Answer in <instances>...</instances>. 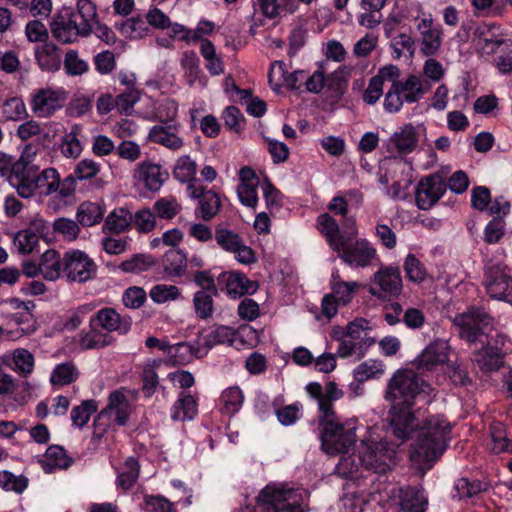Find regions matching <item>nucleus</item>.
Instances as JSON below:
<instances>
[{"label":"nucleus","mask_w":512,"mask_h":512,"mask_svg":"<svg viewBox=\"0 0 512 512\" xmlns=\"http://www.w3.org/2000/svg\"><path fill=\"white\" fill-rule=\"evenodd\" d=\"M322 450L342 454L336 473L352 477L362 466L376 473L390 469L395 449L388 446L375 427H362L356 418L340 421L336 416L319 419Z\"/></svg>","instance_id":"f257e3e1"},{"label":"nucleus","mask_w":512,"mask_h":512,"mask_svg":"<svg viewBox=\"0 0 512 512\" xmlns=\"http://www.w3.org/2000/svg\"><path fill=\"white\" fill-rule=\"evenodd\" d=\"M434 388L420 379L414 371L398 370L388 383L385 398L392 404L390 427L395 437L401 441L409 438L411 432L420 425L418 416L412 412L415 399L429 403Z\"/></svg>","instance_id":"f03ea898"},{"label":"nucleus","mask_w":512,"mask_h":512,"mask_svg":"<svg viewBox=\"0 0 512 512\" xmlns=\"http://www.w3.org/2000/svg\"><path fill=\"white\" fill-rule=\"evenodd\" d=\"M450 438L451 426L446 419L440 415L427 418L411 445V460L419 469H430L446 450Z\"/></svg>","instance_id":"7ed1b4c3"},{"label":"nucleus","mask_w":512,"mask_h":512,"mask_svg":"<svg viewBox=\"0 0 512 512\" xmlns=\"http://www.w3.org/2000/svg\"><path fill=\"white\" fill-rule=\"evenodd\" d=\"M308 492L302 488H293L284 483H271L265 486L257 497L253 508L234 512H304Z\"/></svg>","instance_id":"20e7f679"},{"label":"nucleus","mask_w":512,"mask_h":512,"mask_svg":"<svg viewBox=\"0 0 512 512\" xmlns=\"http://www.w3.org/2000/svg\"><path fill=\"white\" fill-rule=\"evenodd\" d=\"M258 342L257 331L248 325L241 326L238 330L231 327L219 325L201 333L198 337L199 345L203 350L208 351L220 344H227L236 349L253 347Z\"/></svg>","instance_id":"39448f33"},{"label":"nucleus","mask_w":512,"mask_h":512,"mask_svg":"<svg viewBox=\"0 0 512 512\" xmlns=\"http://www.w3.org/2000/svg\"><path fill=\"white\" fill-rule=\"evenodd\" d=\"M399 76L400 73L395 80H391V86L384 97L383 107L387 113L399 112L404 102H418L429 90V86L417 75H409L402 81Z\"/></svg>","instance_id":"423d86ee"},{"label":"nucleus","mask_w":512,"mask_h":512,"mask_svg":"<svg viewBox=\"0 0 512 512\" xmlns=\"http://www.w3.org/2000/svg\"><path fill=\"white\" fill-rule=\"evenodd\" d=\"M16 192L22 198H31L34 195L47 197L57 192L62 197L69 195V192L61 187L59 172L52 167L45 168L41 172L33 170L26 174Z\"/></svg>","instance_id":"0eeeda50"},{"label":"nucleus","mask_w":512,"mask_h":512,"mask_svg":"<svg viewBox=\"0 0 512 512\" xmlns=\"http://www.w3.org/2000/svg\"><path fill=\"white\" fill-rule=\"evenodd\" d=\"M132 413L133 407L128 396L120 390H115L110 393L106 407L95 419L96 430L102 434L110 425L125 426Z\"/></svg>","instance_id":"6e6552de"},{"label":"nucleus","mask_w":512,"mask_h":512,"mask_svg":"<svg viewBox=\"0 0 512 512\" xmlns=\"http://www.w3.org/2000/svg\"><path fill=\"white\" fill-rule=\"evenodd\" d=\"M358 234L355 222L351 223L348 228V236L345 239V244L340 251H336L339 257L348 266L352 268H365L371 266L374 261L378 260V255L375 247L366 239L356 240L351 244L350 241Z\"/></svg>","instance_id":"1a4fd4ad"},{"label":"nucleus","mask_w":512,"mask_h":512,"mask_svg":"<svg viewBox=\"0 0 512 512\" xmlns=\"http://www.w3.org/2000/svg\"><path fill=\"white\" fill-rule=\"evenodd\" d=\"M469 29L471 44L480 57L493 56L506 42H510L504 38L501 27L494 23H480Z\"/></svg>","instance_id":"9d476101"},{"label":"nucleus","mask_w":512,"mask_h":512,"mask_svg":"<svg viewBox=\"0 0 512 512\" xmlns=\"http://www.w3.org/2000/svg\"><path fill=\"white\" fill-rule=\"evenodd\" d=\"M453 322L459 328L460 337L470 343H484L485 333L492 327V318L484 310L475 308L457 314Z\"/></svg>","instance_id":"9b49d317"},{"label":"nucleus","mask_w":512,"mask_h":512,"mask_svg":"<svg viewBox=\"0 0 512 512\" xmlns=\"http://www.w3.org/2000/svg\"><path fill=\"white\" fill-rule=\"evenodd\" d=\"M68 99L63 87L46 86L34 90L29 99L31 111L39 118H49L62 109Z\"/></svg>","instance_id":"f8f14e48"},{"label":"nucleus","mask_w":512,"mask_h":512,"mask_svg":"<svg viewBox=\"0 0 512 512\" xmlns=\"http://www.w3.org/2000/svg\"><path fill=\"white\" fill-rule=\"evenodd\" d=\"M383 496V507L388 509L395 508L402 511L424 512L428 504L423 490L411 487L391 486L383 492Z\"/></svg>","instance_id":"ddd939ff"},{"label":"nucleus","mask_w":512,"mask_h":512,"mask_svg":"<svg viewBox=\"0 0 512 512\" xmlns=\"http://www.w3.org/2000/svg\"><path fill=\"white\" fill-rule=\"evenodd\" d=\"M63 274L70 282L84 283L92 279L97 271L94 260L82 250L72 249L63 255Z\"/></svg>","instance_id":"4468645a"},{"label":"nucleus","mask_w":512,"mask_h":512,"mask_svg":"<svg viewBox=\"0 0 512 512\" xmlns=\"http://www.w3.org/2000/svg\"><path fill=\"white\" fill-rule=\"evenodd\" d=\"M484 284L491 298L512 304V278L502 263L490 261L486 264Z\"/></svg>","instance_id":"2eb2a0df"},{"label":"nucleus","mask_w":512,"mask_h":512,"mask_svg":"<svg viewBox=\"0 0 512 512\" xmlns=\"http://www.w3.org/2000/svg\"><path fill=\"white\" fill-rule=\"evenodd\" d=\"M402 291V278L398 268L381 267L368 284V292L379 299L396 298Z\"/></svg>","instance_id":"dca6fc26"},{"label":"nucleus","mask_w":512,"mask_h":512,"mask_svg":"<svg viewBox=\"0 0 512 512\" xmlns=\"http://www.w3.org/2000/svg\"><path fill=\"white\" fill-rule=\"evenodd\" d=\"M426 140V127L423 124L406 123L394 131L388 140V145L396 152L407 155L414 152Z\"/></svg>","instance_id":"f3484780"},{"label":"nucleus","mask_w":512,"mask_h":512,"mask_svg":"<svg viewBox=\"0 0 512 512\" xmlns=\"http://www.w3.org/2000/svg\"><path fill=\"white\" fill-rule=\"evenodd\" d=\"M415 26L420 34V51L425 56H434L441 48L443 29L435 25L430 13H423L415 19Z\"/></svg>","instance_id":"a211bd4d"},{"label":"nucleus","mask_w":512,"mask_h":512,"mask_svg":"<svg viewBox=\"0 0 512 512\" xmlns=\"http://www.w3.org/2000/svg\"><path fill=\"white\" fill-rule=\"evenodd\" d=\"M445 192L446 184L438 173L425 176L416 186V205L421 210H428L442 198Z\"/></svg>","instance_id":"6ab92c4d"},{"label":"nucleus","mask_w":512,"mask_h":512,"mask_svg":"<svg viewBox=\"0 0 512 512\" xmlns=\"http://www.w3.org/2000/svg\"><path fill=\"white\" fill-rule=\"evenodd\" d=\"M52 36L62 44H70L79 38L87 37L76 20L73 12H60L56 14L50 23Z\"/></svg>","instance_id":"aec40b11"},{"label":"nucleus","mask_w":512,"mask_h":512,"mask_svg":"<svg viewBox=\"0 0 512 512\" xmlns=\"http://www.w3.org/2000/svg\"><path fill=\"white\" fill-rule=\"evenodd\" d=\"M133 178L138 185L155 193L169 179V173L161 164L147 160L136 165Z\"/></svg>","instance_id":"412c9836"},{"label":"nucleus","mask_w":512,"mask_h":512,"mask_svg":"<svg viewBox=\"0 0 512 512\" xmlns=\"http://www.w3.org/2000/svg\"><path fill=\"white\" fill-rule=\"evenodd\" d=\"M215 240L223 250L234 254L239 263L248 265L256 261L253 250L234 231L224 228L217 229Z\"/></svg>","instance_id":"4be33fe9"},{"label":"nucleus","mask_w":512,"mask_h":512,"mask_svg":"<svg viewBox=\"0 0 512 512\" xmlns=\"http://www.w3.org/2000/svg\"><path fill=\"white\" fill-rule=\"evenodd\" d=\"M238 178L236 192L240 203L255 210L259 203L258 187L262 184L259 176L253 168L244 166L239 170Z\"/></svg>","instance_id":"5701e85b"},{"label":"nucleus","mask_w":512,"mask_h":512,"mask_svg":"<svg viewBox=\"0 0 512 512\" xmlns=\"http://www.w3.org/2000/svg\"><path fill=\"white\" fill-rule=\"evenodd\" d=\"M450 346L447 341L437 339L428 344L414 359L413 365L421 371H432L449 359Z\"/></svg>","instance_id":"b1692460"},{"label":"nucleus","mask_w":512,"mask_h":512,"mask_svg":"<svg viewBox=\"0 0 512 512\" xmlns=\"http://www.w3.org/2000/svg\"><path fill=\"white\" fill-rule=\"evenodd\" d=\"M306 391L310 397L317 401L320 418L335 416L332 402L343 396V391L335 382H328L324 387L319 383L312 382L306 386Z\"/></svg>","instance_id":"393cba45"},{"label":"nucleus","mask_w":512,"mask_h":512,"mask_svg":"<svg viewBox=\"0 0 512 512\" xmlns=\"http://www.w3.org/2000/svg\"><path fill=\"white\" fill-rule=\"evenodd\" d=\"M178 112V104L170 98L154 100L146 98L143 100V106L138 111L139 115L149 121H159L161 123L172 122Z\"/></svg>","instance_id":"a878e982"},{"label":"nucleus","mask_w":512,"mask_h":512,"mask_svg":"<svg viewBox=\"0 0 512 512\" xmlns=\"http://www.w3.org/2000/svg\"><path fill=\"white\" fill-rule=\"evenodd\" d=\"M165 124L153 126L149 130L147 139L169 150H180L184 146V139L180 136V125L177 123Z\"/></svg>","instance_id":"bb28decb"},{"label":"nucleus","mask_w":512,"mask_h":512,"mask_svg":"<svg viewBox=\"0 0 512 512\" xmlns=\"http://www.w3.org/2000/svg\"><path fill=\"white\" fill-rule=\"evenodd\" d=\"M91 325L100 327L108 332L126 334L131 329V319L121 316L113 308H102L90 319Z\"/></svg>","instance_id":"cd10ccee"},{"label":"nucleus","mask_w":512,"mask_h":512,"mask_svg":"<svg viewBox=\"0 0 512 512\" xmlns=\"http://www.w3.org/2000/svg\"><path fill=\"white\" fill-rule=\"evenodd\" d=\"M399 74V68L396 65L389 64L381 67L378 73L373 76L364 92L363 99L367 104H375L383 95V87L385 82L391 83Z\"/></svg>","instance_id":"c85d7f7f"},{"label":"nucleus","mask_w":512,"mask_h":512,"mask_svg":"<svg viewBox=\"0 0 512 512\" xmlns=\"http://www.w3.org/2000/svg\"><path fill=\"white\" fill-rule=\"evenodd\" d=\"M181 68L184 72V78L186 83L193 87L198 85L201 88H205L207 85V77L200 69V61L197 54L194 51L183 52L180 60Z\"/></svg>","instance_id":"c756f323"},{"label":"nucleus","mask_w":512,"mask_h":512,"mask_svg":"<svg viewBox=\"0 0 512 512\" xmlns=\"http://www.w3.org/2000/svg\"><path fill=\"white\" fill-rule=\"evenodd\" d=\"M161 350L168 354L173 363L181 365L189 363L195 357L200 358L206 355V350H203L202 345H199L198 342L197 346L187 342L162 345Z\"/></svg>","instance_id":"7c9ffc66"},{"label":"nucleus","mask_w":512,"mask_h":512,"mask_svg":"<svg viewBox=\"0 0 512 512\" xmlns=\"http://www.w3.org/2000/svg\"><path fill=\"white\" fill-rule=\"evenodd\" d=\"M302 74V71L289 73L282 61H275L271 64L268 78L271 88L274 91H279L283 87L294 89L299 76H302Z\"/></svg>","instance_id":"2f4dec72"},{"label":"nucleus","mask_w":512,"mask_h":512,"mask_svg":"<svg viewBox=\"0 0 512 512\" xmlns=\"http://www.w3.org/2000/svg\"><path fill=\"white\" fill-rule=\"evenodd\" d=\"M83 127L80 124H73L62 137L60 150L65 158H78L84 148Z\"/></svg>","instance_id":"473e14b6"},{"label":"nucleus","mask_w":512,"mask_h":512,"mask_svg":"<svg viewBox=\"0 0 512 512\" xmlns=\"http://www.w3.org/2000/svg\"><path fill=\"white\" fill-rule=\"evenodd\" d=\"M198 414V403L194 396L181 392L170 410L173 421H191Z\"/></svg>","instance_id":"72a5a7b5"},{"label":"nucleus","mask_w":512,"mask_h":512,"mask_svg":"<svg viewBox=\"0 0 512 512\" xmlns=\"http://www.w3.org/2000/svg\"><path fill=\"white\" fill-rule=\"evenodd\" d=\"M318 230L326 237L329 246L334 251H340L345 244L344 236L339 233L337 222L328 214H321L317 219Z\"/></svg>","instance_id":"f704fd0d"},{"label":"nucleus","mask_w":512,"mask_h":512,"mask_svg":"<svg viewBox=\"0 0 512 512\" xmlns=\"http://www.w3.org/2000/svg\"><path fill=\"white\" fill-rule=\"evenodd\" d=\"M383 492L371 493L369 498L364 494L349 493L340 500L339 512H364L369 502H377L383 506Z\"/></svg>","instance_id":"c9c22d12"},{"label":"nucleus","mask_w":512,"mask_h":512,"mask_svg":"<svg viewBox=\"0 0 512 512\" xmlns=\"http://www.w3.org/2000/svg\"><path fill=\"white\" fill-rule=\"evenodd\" d=\"M331 294L341 304H349L356 292L360 288V284L357 281H343L340 278L339 272L334 271L330 280Z\"/></svg>","instance_id":"e433bc0d"},{"label":"nucleus","mask_w":512,"mask_h":512,"mask_svg":"<svg viewBox=\"0 0 512 512\" xmlns=\"http://www.w3.org/2000/svg\"><path fill=\"white\" fill-rule=\"evenodd\" d=\"M226 292L229 296L236 299L245 294H252L257 290L255 282L250 281L244 274L239 272H230L224 275Z\"/></svg>","instance_id":"4c0bfd02"},{"label":"nucleus","mask_w":512,"mask_h":512,"mask_svg":"<svg viewBox=\"0 0 512 512\" xmlns=\"http://www.w3.org/2000/svg\"><path fill=\"white\" fill-rule=\"evenodd\" d=\"M35 58L44 71L55 72L60 68L61 57L57 47L51 42H45L35 47Z\"/></svg>","instance_id":"58836bf2"},{"label":"nucleus","mask_w":512,"mask_h":512,"mask_svg":"<svg viewBox=\"0 0 512 512\" xmlns=\"http://www.w3.org/2000/svg\"><path fill=\"white\" fill-rule=\"evenodd\" d=\"M133 220L131 212L123 207L114 209L105 219L102 230L104 233L120 234L129 229Z\"/></svg>","instance_id":"ea45409f"},{"label":"nucleus","mask_w":512,"mask_h":512,"mask_svg":"<svg viewBox=\"0 0 512 512\" xmlns=\"http://www.w3.org/2000/svg\"><path fill=\"white\" fill-rule=\"evenodd\" d=\"M41 275L45 280L56 281L63 273V257L52 249L45 251L41 258Z\"/></svg>","instance_id":"a19ab883"},{"label":"nucleus","mask_w":512,"mask_h":512,"mask_svg":"<svg viewBox=\"0 0 512 512\" xmlns=\"http://www.w3.org/2000/svg\"><path fill=\"white\" fill-rule=\"evenodd\" d=\"M473 361L476 365L485 372L497 370L502 364V352L498 347L487 346L474 353Z\"/></svg>","instance_id":"79ce46f5"},{"label":"nucleus","mask_w":512,"mask_h":512,"mask_svg":"<svg viewBox=\"0 0 512 512\" xmlns=\"http://www.w3.org/2000/svg\"><path fill=\"white\" fill-rule=\"evenodd\" d=\"M186 254L181 250H168L162 260L163 271L168 277H181L187 268Z\"/></svg>","instance_id":"37998d69"},{"label":"nucleus","mask_w":512,"mask_h":512,"mask_svg":"<svg viewBox=\"0 0 512 512\" xmlns=\"http://www.w3.org/2000/svg\"><path fill=\"white\" fill-rule=\"evenodd\" d=\"M76 20L87 35H90L98 22L96 5L91 0H77Z\"/></svg>","instance_id":"c03bdc74"},{"label":"nucleus","mask_w":512,"mask_h":512,"mask_svg":"<svg viewBox=\"0 0 512 512\" xmlns=\"http://www.w3.org/2000/svg\"><path fill=\"white\" fill-rule=\"evenodd\" d=\"M244 403V395L242 390L237 386L228 387L222 391L219 405L220 411L232 416L240 411Z\"/></svg>","instance_id":"a18cd8bd"},{"label":"nucleus","mask_w":512,"mask_h":512,"mask_svg":"<svg viewBox=\"0 0 512 512\" xmlns=\"http://www.w3.org/2000/svg\"><path fill=\"white\" fill-rule=\"evenodd\" d=\"M8 357V362L5 365H9L10 361L13 363L11 367L16 373L23 377L29 376L34 370V356L30 351L24 348L15 349Z\"/></svg>","instance_id":"49530a36"},{"label":"nucleus","mask_w":512,"mask_h":512,"mask_svg":"<svg viewBox=\"0 0 512 512\" xmlns=\"http://www.w3.org/2000/svg\"><path fill=\"white\" fill-rule=\"evenodd\" d=\"M104 213L105 210L101 204L83 202L77 209L76 218L81 225L91 227L102 220Z\"/></svg>","instance_id":"de8ad7c7"},{"label":"nucleus","mask_w":512,"mask_h":512,"mask_svg":"<svg viewBox=\"0 0 512 512\" xmlns=\"http://www.w3.org/2000/svg\"><path fill=\"white\" fill-rule=\"evenodd\" d=\"M29 486V479L24 474H14L9 470L0 471V488L16 495L23 494Z\"/></svg>","instance_id":"09e8293b"},{"label":"nucleus","mask_w":512,"mask_h":512,"mask_svg":"<svg viewBox=\"0 0 512 512\" xmlns=\"http://www.w3.org/2000/svg\"><path fill=\"white\" fill-rule=\"evenodd\" d=\"M200 53L206 61V68L211 75L217 76L224 72L222 59L217 55L216 48L210 40H202Z\"/></svg>","instance_id":"8fccbe9b"},{"label":"nucleus","mask_w":512,"mask_h":512,"mask_svg":"<svg viewBox=\"0 0 512 512\" xmlns=\"http://www.w3.org/2000/svg\"><path fill=\"white\" fill-rule=\"evenodd\" d=\"M197 174L196 162L189 156H180L174 165L173 175L181 183H189L195 179Z\"/></svg>","instance_id":"3c124183"},{"label":"nucleus","mask_w":512,"mask_h":512,"mask_svg":"<svg viewBox=\"0 0 512 512\" xmlns=\"http://www.w3.org/2000/svg\"><path fill=\"white\" fill-rule=\"evenodd\" d=\"M118 29L124 37L133 40L146 37L150 33L147 21L139 17L125 20L118 26Z\"/></svg>","instance_id":"603ef678"},{"label":"nucleus","mask_w":512,"mask_h":512,"mask_svg":"<svg viewBox=\"0 0 512 512\" xmlns=\"http://www.w3.org/2000/svg\"><path fill=\"white\" fill-rule=\"evenodd\" d=\"M39 244L38 235L31 229H24L17 232L13 239L15 251L21 255L31 254Z\"/></svg>","instance_id":"864d4df0"},{"label":"nucleus","mask_w":512,"mask_h":512,"mask_svg":"<svg viewBox=\"0 0 512 512\" xmlns=\"http://www.w3.org/2000/svg\"><path fill=\"white\" fill-rule=\"evenodd\" d=\"M78 377V371L71 362L58 364L50 375V382L54 386L69 385Z\"/></svg>","instance_id":"5fc2aeb1"},{"label":"nucleus","mask_w":512,"mask_h":512,"mask_svg":"<svg viewBox=\"0 0 512 512\" xmlns=\"http://www.w3.org/2000/svg\"><path fill=\"white\" fill-rule=\"evenodd\" d=\"M1 114L6 121H20L26 118L27 109L24 101L19 97H12L3 102Z\"/></svg>","instance_id":"6e6d98bb"},{"label":"nucleus","mask_w":512,"mask_h":512,"mask_svg":"<svg viewBox=\"0 0 512 512\" xmlns=\"http://www.w3.org/2000/svg\"><path fill=\"white\" fill-rule=\"evenodd\" d=\"M0 175L7 178V181L15 190H17L24 177V174H17L16 172V160L2 151H0Z\"/></svg>","instance_id":"4d7b16f0"},{"label":"nucleus","mask_w":512,"mask_h":512,"mask_svg":"<svg viewBox=\"0 0 512 512\" xmlns=\"http://www.w3.org/2000/svg\"><path fill=\"white\" fill-rule=\"evenodd\" d=\"M156 264L153 256L147 254H137L130 259L123 261L120 269L126 273L140 274L148 271Z\"/></svg>","instance_id":"13d9d810"},{"label":"nucleus","mask_w":512,"mask_h":512,"mask_svg":"<svg viewBox=\"0 0 512 512\" xmlns=\"http://www.w3.org/2000/svg\"><path fill=\"white\" fill-rule=\"evenodd\" d=\"M139 476V464L138 461L129 457L125 463L123 471L119 472L116 484L123 490H129L133 487Z\"/></svg>","instance_id":"bf43d9fd"},{"label":"nucleus","mask_w":512,"mask_h":512,"mask_svg":"<svg viewBox=\"0 0 512 512\" xmlns=\"http://www.w3.org/2000/svg\"><path fill=\"white\" fill-rule=\"evenodd\" d=\"M102 166L92 158L79 160L73 169V177L77 181H86L95 178L101 171Z\"/></svg>","instance_id":"052dcab7"},{"label":"nucleus","mask_w":512,"mask_h":512,"mask_svg":"<svg viewBox=\"0 0 512 512\" xmlns=\"http://www.w3.org/2000/svg\"><path fill=\"white\" fill-rule=\"evenodd\" d=\"M261 190L267 210L272 214L280 211L283 206L282 193L268 179L262 181Z\"/></svg>","instance_id":"680f3d73"},{"label":"nucleus","mask_w":512,"mask_h":512,"mask_svg":"<svg viewBox=\"0 0 512 512\" xmlns=\"http://www.w3.org/2000/svg\"><path fill=\"white\" fill-rule=\"evenodd\" d=\"M181 296L180 289L175 285L157 284L149 291L150 299L156 304H164L175 301Z\"/></svg>","instance_id":"e2e57ef3"},{"label":"nucleus","mask_w":512,"mask_h":512,"mask_svg":"<svg viewBox=\"0 0 512 512\" xmlns=\"http://www.w3.org/2000/svg\"><path fill=\"white\" fill-rule=\"evenodd\" d=\"M98 409V404L95 400H85L80 405L71 410V420L73 425L82 428L85 426L91 415Z\"/></svg>","instance_id":"0e129e2a"},{"label":"nucleus","mask_w":512,"mask_h":512,"mask_svg":"<svg viewBox=\"0 0 512 512\" xmlns=\"http://www.w3.org/2000/svg\"><path fill=\"white\" fill-rule=\"evenodd\" d=\"M43 463L45 469L51 471L56 468H67L70 465V460L62 447L51 446L44 455Z\"/></svg>","instance_id":"69168bd1"},{"label":"nucleus","mask_w":512,"mask_h":512,"mask_svg":"<svg viewBox=\"0 0 512 512\" xmlns=\"http://www.w3.org/2000/svg\"><path fill=\"white\" fill-rule=\"evenodd\" d=\"M490 449L496 454L512 451V442L508 440L501 423H495L491 426Z\"/></svg>","instance_id":"338daca9"},{"label":"nucleus","mask_w":512,"mask_h":512,"mask_svg":"<svg viewBox=\"0 0 512 512\" xmlns=\"http://www.w3.org/2000/svg\"><path fill=\"white\" fill-rule=\"evenodd\" d=\"M153 208L159 218L172 219L181 211L182 207L174 196H166L159 198Z\"/></svg>","instance_id":"774afa93"}]
</instances>
